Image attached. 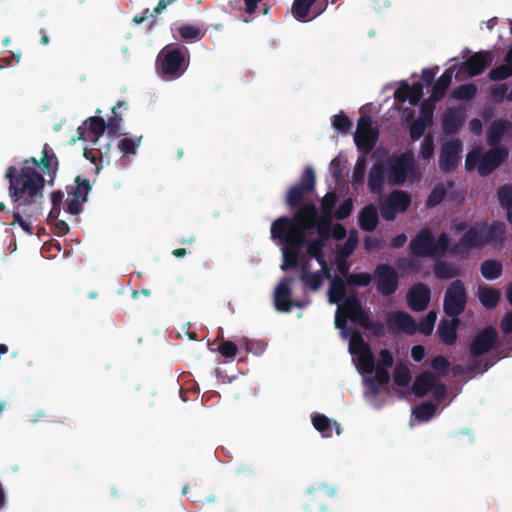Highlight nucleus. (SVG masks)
Here are the masks:
<instances>
[{
	"instance_id": "1",
	"label": "nucleus",
	"mask_w": 512,
	"mask_h": 512,
	"mask_svg": "<svg viewBox=\"0 0 512 512\" xmlns=\"http://www.w3.org/2000/svg\"><path fill=\"white\" fill-rule=\"evenodd\" d=\"M59 168V160L45 143L40 159L30 157L17 168L10 166L5 178L9 180V196L14 203L11 226L18 224L26 233L33 234L32 219H37L42 211L46 182L54 184Z\"/></svg>"
},
{
	"instance_id": "2",
	"label": "nucleus",
	"mask_w": 512,
	"mask_h": 512,
	"mask_svg": "<svg viewBox=\"0 0 512 512\" xmlns=\"http://www.w3.org/2000/svg\"><path fill=\"white\" fill-rule=\"evenodd\" d=\"M189 66V51L185 46L169 44L158 54L156 69L158 74L167 80L181 77Z\"/></svg>"
},
{
	"instance_id": "3",
	"label": "nucleus",
	"mask_w": 512,
	"mask_h": 512,
	"mask_svg": "<svg viewBox=\"0 0 512 512\" xmlns=\"http://www.w3.org/2000/svg\"><path fill=\"white\" fill-rule=\"evenodd\" d=\"M449 244L450 239L445 232L435 239L430 229L423 228L411 239L409 252L412 256L418 258L440 259L445 256Z\"/></svg>"
},
{
	"instance_id": "4",
	"label": "nucleus",
	"mask_w": 512,
	"mask_h": 512,
	"mask_svg": "<svg viewBox=\"0 0 512 512\" xmlns=\"http://www.w3.org/2000/svg\"><path fill=\"white\" fill-rule=\"evenodd\" d=\"M437 314L435 311H429L417 325L415 319L404 311H396L388 314L386 324L388 330L392 333L403 332L407 335H414L417 330L425 336H429L435 326Z\"/></svg>"
},
{
	"instance_id": "5",
	"label": "nucleus",
	"mask_w": 512,
	"mask_h": 512,
	"mask_svg": "<svg viewBox=\"0 0 512 512\" xmlns=\"http://www.w3.org/2000/svg\"><path fill=\"white\" fill-rule=\"evenodd\" d=\"M288 216H281L271 224V238L279 240L283 245L282 250H300L306 245L307 234L289 227Z\"/></svg>"
},
{
	"instance_id": "6",
	"label": "nucleus",
	"mask_w": 512,
	"mask_h": 512,
	"mask_svg": "<svg viewBox=\"0 0 512 512\" xmlns=\"http://www.w3.org/2000/svg\"><path fill=\"white\" fill-rule=\"evenodd\" d=\"M467 305V291L462 280L456 279L447 287L444 300L443 311L448 317H457L461 315Z\"/></svg>"
},
{
	"instance_id": "7",
	"label": "nucleus",
	"mask_w": 512,
	"mask_h": 512,
	"mask_svg": "<svg viewBox=\"0 0 512 512\" xmlns=\"http://www.w3.org/2000/svg\"><path fill=\"white\" fill-rule=\"evenodd\" d=\"M316 175L312 167H306L300 180L295 185L291 186L286 194V204L290 208H297L302 206L307 195L315 190Z\"/></svg>"
},
{
	"instance_id": "8",
	"label": "nucleus",
	"mask_w": 512,
	"mask_h": 512,
	"mask_svg": "<svg viewBox=\"0 0 512 512\" xmlns=\"http://www.w3.org/2000/svg\"><path fill=\"white\" fill-rule=\"evenodd\" d=\"M377 292L382 296L393 295L399 287V275L389 264H378L373 272Z\"/></svg>"
},
{
	"instance_id": "9",
	"label": "nucleus",
	"mask_w": 512,
	"mask_h": 512,
	"mask_svg": "<svg viewBox=\"0 0 512 512\" xmlns=\"http://www.w3.org/2000/svg\"><path fill=\"white\" fill-rule=\"evenodd\" d=\"M379 138V132L372 126V119L369 115H362L357 122V130L354 141L357 148L364 154L370 153L375 147Z\"/></svg>"
},
{
	"instance_id": "10",
	"label": "nucleus",
	"mask_w": 512,
	"mask_h": 512,
	"mask_svg": "<svg viewBox=\"0 0 512 512\" xmlns=\"http://www.w3.org/2000/svg\"><path fill=\"white\" fill-rule=\"evenodd\" d=\"M411 205L410 195L403 190H393L380 205V213L384 220L393 221L397 214L405 212Z\"/></svg>"
},
{
	"instance_id": "11",
	"label": "nucleus",
	"mask_w": 512,
	"mask_h": 512,
	"mask_svg": "<svg viewBox=\"0 0 512 512\" xmlns=\"http://www.w3.org/2000/svg\"><path fill=\"white\" fill-rule=\"evenodd\" d=\"M294 279L291 277H284L280 283L276 286L274 291V306L279 312H290L294 307L304 308L310 300H292V290L289 284Z\"/></svg>"
},
{
	"instance_id": "12",
	"label": "nucleus",
	"mask_w": 512,
	"mask_h": 512,
	"mask_svg": "<svg viewBox=\"0 0 512 512\" xmlns=\"http://www.w3.org/2000/svg\"><path fill=\"white\" fill-rule=\"evenodd\" d=\"M297 208L298 210L293 218L289 217V222L291 223L289 227L307 234L309 230L316 227L321 218L313 202L305 203Z\"/></svg>"
},
{
	"instance_id": "13",
	"label": "nucleus",
	"mask_w": 512,
	"mask_h": 512,
	"mask_svg": "<svg viewBox=\"0 0 512 512\" xmlns=\"http://www.w3.org/2000/svg\"><path fill=\"white\" fill-rule=\"evenodd\" d=\"M75 185L68 190L66 211L72 215H78L83 204L87 201V196L91 191L90 181L88 179L77 176Z\"/></svg>"
},
{
	"instance_id": "14",
	"label": "nucleus",
	"mask_w": 512,
	"mask_h": 512,
	"mask_svg": "<svg viewBox=\"0 0 512 512\" xmlns=\"http://www.w3.org/2000/svg\"><path fill=\"white\" fill-rule=\"evenodd\" d=\"M486 247L484 242L483 227L476 223L471 226L451 248V253L463 255L472 249H482Z\"/></svg>"
},
{
	"instance_id": "15",
	"label": "nucleus",
	"mask_w": 512,
	"mask_h": 512,
	"mask_svg": "<svg viewBox=\"0 0 512 512\" xmlns=\"http://www.w3.org/2000/svg\"><path fill=\"white\" fill-rule=\"evenodd\" d=\"M497 341V330L493 326L485 327L473 338L469 346V352L474 358L481 357L492 350Z\"/></svg>"
},
{
	"instance_id": "16",
	"label": "nucleus",
	"mask_w": 512,
	"mask_h": 512,
	"mask_svg": "<svg viewBox=\"0 0 512 512\" xmlns=\"http://www.w3.org/2000/svg\"><path fill=\"white\" fill-rule=\"evenodd\" d=\"M508 154L506 147H491V149L481 154V160L477 168L478 174L482 177L490 175L507 159Z\"/></svg>"
},
{
	"instance_id": "17",
	"label": "nucleus",
	"mask_w": 512,
	"mask_h": 512,
	"mask_svg": "<svg viewBox=\"0 0 512 512\" xmlns=\"http://www.w3.org/2000/svg\"><path fill=\"white\" fill-rule=\"evenodd\" d=\"M462 143L459 139H451L443 144L439 155V168L442 172L448 173L458 166Z\"/></svg>"
},
{
	"instance_id": "18",
	"label": "nucleus",
	"mask_w": 512,
	"mask_h": 512,
	"mask_svg": "<svg viewBox=\"0 0 512 512\" xmlns=\"http://www.w3.org/2000/svg\"><path fill=\"white\" fill-rule=\"evenodd\" d=\"M406 298L407 304L411 310L421 312L424 311L430 303L431 290L426 284L418 282L409 288Z\"/></svg>"
},
{
	"instance_id": "19",
	"label": "nucleus",
	"mask_w": 512,
	"mask_h": 512,
	"mask_svg": "<svg viewBox=\"0 0 512 512\" xmlns=\"http://www.w3.org/2000/svg\"><path fill=\"white\" fill-rule=\"evenodd\" d=\"M493 59L491 51L482 50L475 52L462 63V68L465 69L469 76H478L492 64Z\"/></svg>"
},
{
	"instance_id": "20",
	"label": "nucleus",
	"mask_w": 512,
	"mask_h": 512,
	"mask_svg": "<svg viewBox=\"0 0 512 512\" xmlns=\"http://www.w3.org/2000/svg\"><path fill=\"white\" fill-rule=\"evenodd\" d=\"M339 308L349 320L361 327L369 317L356 295L346 297Z\"/></svg>"
},
{
	"instance_id": "21",
	"label": "nucleus",
	"mask_w": 512,
	"mask_h": 512,
	"mask_svg": "<svg viewBox=\"0 0 512 512\" xmlns=\"http://www.w3.org/2000/svg\"><path fill=\"white\" fill-rule=\"evenodd\" d=\"M412 167V158L406 154H401L390 164L389 180L396 185H403L407 180V173Z\"/></svg>"
},
{
	"instance_id": "22",
	"label": "nucleus",
	"mask_w": 512,
	"mask_h": 512,
	"mask_svg": "<svg viewBox=\"0 0 512 512\" xmlns=\"http://www.w3.org/2000/svg\"><path fill=\"white\" fill-rule=\"evenodd\" d=\"M465 110L460 107H449L442 117V130L445 135L457 133L464 124Z\"/></svg>"
},
{
	"instance_id": "23",
	"label": "nucleus",
	"mask_w": 512,
	"mask_h": 512,
	"mask_svg": "<svg viewBox=\"0 0 512 512\" xmlns=\"http://www.w3.org/2000/svg\"><path fill=\"white\" fill-rule=\"evenodd\" d=\"M485 246L492 245L499 249L504 245L506 235V225L501 221H493L490 225L481 223Z\"/></svg>"
},
{
	"instance_id": "24",
	"label": "nucleus",
	"mask_w": 512,
	"mask_h": 512,
	"mask_svg": "<svg viewBox=\"0 0 512 512\" xmlns=\"http://www.w3.org/2000/svg\"><path fill=\"white\" fill-rule=\"evenodd\" d=\"M504 136L512 137V121L494 120L487 129V143L490 147L498 146Z\"/></svg>"
},
{
	"instance_id": "25",
	"label": "nucleus",
	"mask_w": 512,
	"mask_h": 512,
	"mask_svg": "<svg viewBox=\"0 0 512 512\" xmlns=\"http://www.w3.org/2000/svg\"><path fill=\"white\" fill-rule=\"evenodd\" d=\"M85 125H88V130L93 136V141H96L98 137L102 136L106 130V122L103 118L98 116L89 117L83 125L77 129L78 138L81 140L90 139V136L86 135L87 128Z\"/></svg>"
},
{
	"instance_id": "26",
	"label": "nucleus",
	"mask_w": 512,
	"mask_h": 512,
	"mask_svg": "<svg viewBox=\"0 0 512 512\" xmlns=\"http://www.w3.org/2000/svg\"><path fill=\"white\" fill-rule=\"evenodd\" d=\"M460 320L457 317H451V320L442 319L438 325L437 333L440 340L446 345H453L457 340V329Z\"/></svg>"
},
{
	"instance_id": "27",
	"label": "nucleus",
	"mask_w": 512,
	"mask_h": 512,
	"mask_svg": "<svg viewBox=\"0 0 512 512\" xmlns=\"http://www.w3.org/2000/svg\"><path fill=\"white\" fill-rule=\"evenodd\" d=\"M379 223V214L374 204L364 206L358 215V225L366 232H372Z\"/></svg>"
},
{
	"instance_id": "28",
	"label": "nucleus",
	"mask_w": 512,
	"mask_h": 512,
	"mask_svg": "<svg viewBox=\"0 0 512 512\" xmlns=\"http://www.w3.org/2000/svg\"><path fill=\"white\" fill-rule=\"evenodd\" d=\"M386 169L383 163L372 165L368 175V188L373 194H380L383 190Z\"/></svg>"
},
{
	"instance_id": "29",
	"label": "nucleus",
	"mask_w": 512,
	"mask_h": 512,
	"mask_svg": "<svg viewBox=\"0 0 512 512\" xmlns=\"http://www.w3.org/2000/svg\"><path fill=\"white\" fill-rule=\"evenodd\" d=\"M477 296L480 303L488 310L497 307L501 293L498 289L490 287L488 285H479Z\"/></svg>"
},
{
	"instance_id": "30",
	"label": "nucleus",
	"mask_w": 512,
	"mask_h": 512,
	"mask_svg": "<svg viewBox=\"0 0 512 512\" xmlns=\"http://www.w3.org/2000/svg\"><path fill=\"white\" fill-rule=\"evenodd\" d=\"M453 69H446L443 74L436 80L432 87L431 100L438 102L445 96L446 91L451 85L453 78Z\"/></svg>"
},
{
	"instance_id": "31",
	"label": "nucleus",
	"mask_w": 512,
	"mask_h": 512,
	"mask_svg": "<svg viewBox=\"0 0 512 512\" xmlns=\"http://www.w3.org/2000/svg\"><path fill=\"white\" fill-rule=\"evenodd\" d=\"M436 382V377L430 372L419 374L412 385V391L417 397H424L431 391Z\"/></svg>"
},
{
	"instance_id": "32",
	"label": "nucleus",
	"mask_w": 512,
	"mask_h": 512,
	"mask_svg": "<svg viewBox=\"0 0 512 512\" xmlns=\"http://www.w3.org/2000/svg\"><path fill=\"white\" fill-rule=\"evenodd\" d=\"M177 32L180 38L188 43L200 41L206 34L205 29L193 24H182L177 28Z\"/></svg>"
},
{
	"instance_id": "33",
	"label": "nucleus",
	"mask_w": 512,
	"mask_h": 512,
	"mask_svg": "<svg viewBox=\"0 0 512 512\" xmlns=\"http://www.w3.org/2000/svg\"><path fill=\"white\" fill-rule=\"evenodd\" d=\"M331 280L329 287V300L331 303H339L346 298V283L339 276H334Z\"/></svg>"
},
{
	"instance_id": "34",
	"label": "nucleus",
	"mask_w": 512,
	"mask_h": 512,
	"mask_svg": "<svg viewBox=\"0 0 512 512\" xmlns=\"http://www.w3.org/2000/svg\"><path fill=\"white\" fill-rule=\"evenodd\" d=\"M501 207L506 210L507 221L512 225V185L505 184L497 191Z\"/></svg>"
},
{
	"instance_id": "35",
	"label": "nucleus",
	"mask_w": 512,
	"mask_h": 512,
	"mask_svg": "<svg viewBox=\"0 0 512 512\" xmlns=\"http://www.w3.org/2000/svg\"><path fill=\"white\" fill-rule=\"evenodd\" d=\"M480 272L485 279L495 280L502 275L503 265L498 260H485L481 263Z\"/></svg>"
},
{
	"instance_id": "36",
	"label": "nucleus",
	"mask_w": 512,
	"mask_h": 512,
	"mask_svg": "<svg viewBox=\"0 0 512 512\" xmlns=\"http://www.w3.org/2000/svg\"><path fill=\"white\" fill-rule=\"evenodd\" d=\"M370 346L366 343L358 331H354L349 341V351L351 354L360 356L370 351Z\"/></svg>"
},
{
	"instance_id": "37",
	"label": "nucleus",
	"mask_w": 512,
	"mask_h": 512,
	"mask_svg": "<svg viewBox=\"0 0 512 512\" xmlns=\"http://www.w3.org/2000/svg\"><path fill=\"white\" fill-rule=\"evenodd\" d=\"M434 274L438 279H452L460 275V270L450 263L440 262L435 265Z\"/></svg>"
},
{
	"instance_id": "38",
	"label": "nucleus",
	"mask_w": 512,
	"mask_h": 512,
	"mask_svg": "<svg viewBox=\"0 0 512 512\" xmlns=\"http://www.w3.org/2000/svg\"><path fill=\"white\" fill-rule=\"evenodd\" d=\"M477 94V86L473 83L462 84L456 87L452 93L451 97L458 100H472L475 98Z\"/></svg>"
},
{
	"instance_id": "39",
	"label": "nucleus",
	"mask_w": 512,
	"mask_h": 512,
	"mask_svg": "<svg viewBox=\"0 0 512 512\" xmlns=\"http://www.w3.org/2000/svg\"><path fill=\"white\" fill-rule=\"evenodd\" d=\"M314 428L319 431L323 437L332 436V420L323 414H315L312 418Z\"/></svg>"
},
{
	"instance_id": "40",
	"label": "nucleus",
	"mask_w": 512,
	"mask_h": 512,
	"mask_svg": "<svg viewBox=\"0 0 512 512\" xmlns=\"http://www.w3.org/2000/svg\"><path fill=\"white\" fill-rule=\"evenodd\" d=\"M317 0H294L292 13L297 20H305L309 14L310 8Z\"/></svg>"
},
{
	"instance_id": "41",
	"label": "nucleus",
	"mask_w": 512,
	"mask_h": 512,
	"mask_svg": "<svg viewBox=\"0 0 512 512\" xmlns=\"http://www.w3.org/2000/svg\"><path fill=\"white\" fill-rule=\"evenodd\" d=\"M300 281L303 285L313 292H317L323 285L324 279L317 272L304 273L299 275Z\"/></svg>"
},
{
	"instance_id": "42",
	"label": "nucleus",
	"mask_w": 512,
	"mask_h": 512,
	"mask_svg": "<svg viewBox=\"0 0 512 512\" xmlns=\"http://www.w3.org/2000/svg\"><path fill=\"white\" fill-rule=\"evenodd\" d=\"M447 194V188L443 183H438L435 185V187L432 189L430 194L428 195V198L426 200V206L428 208H433L437 205H439L445 198Z\"/></svg>"
},
{
	"instance_id": "43",
	"label": "nucleus",
	"mask_w": 512,
	"mask_h": 512,
	"mask_svg": "<svg viewBox=\"0 0 512 512\" xmlns=\"http://www.w3.org/2000/svg\"><path fill=\"white\" fill-rule=\"evenodd\" d=\"M338 201V195L335 192H328L322 198L321 209L325 214L324 218H327V225L331 223L332 210Z\"/></svg>"
},
{
	"instance_id": "44",
	"label": "nucleus",
	"mask_w": 512,
	"mask_h": 512,
	"mask_svg": "<svg viewBox=\"0 0 512 512\" xmlns=\"http://www.w3.org/2000/svg\"><path fill=\"white\" fill-rule=\"evenodd\" d=\"M436 412V406L432 402H423L413 409V414L420 421L430 420Z\"/></svg>"
},
{
	"instance_id": "45",
	"label": "nucleus",
	"mask_w": 512,
	"mask_h": 512,
	"mask_svg": "<svg viewBox=\"0 0 512 512\" xmlns=\"http://www.w3.org/2000/svg\"><path fill=\"white\" fill-rule=\"evenodd\" d=\"M306 253L310 258L315 260H320V258L324 257V247L323 238H316L310 242L306 240Z\"/></svg>"
},
{
	"instance_id": "46",
	"label": "nucleus",
	"mask_w": 512,
	"mask_h": 512,
	"mask_svg": "<svg viewBox=\"0 0 512 512\" xmlns=\"http://www.w3.org/2000/svg\"><path fill=\"white\" fill-rule=\"evenodd\" d=\"M394 382L399 387H406L411 381V374L407 366L398 364L393 373Z\"/></svg>"
},
{
	"instance_id": "47",
	"label": "nucleus",
	"mask_w": 512,
	"mask_h": 512,
	"mask_svg": "<svg viewBox=\"0 0 512 512\" xmlns=\"http://www.w3.org/2000/svg\"><path fill=\"white\" fill-rule=\"evenodd\" d=\"M141 141H142V136H140L136 139L123 138L119 141L118 148L124 156L134 155V154H136V150L140 146Z\"/></svg>"
},
{
	"instance_id": "48",
	"label": "nucleus",
	"mask_w": 512,
	"mask_h": 512,
	"mask_svg": "<svg viewBox=\"0 0 512 512\" xmlns=\"http://www.w3.org/2000/svg\"><path fill=\"white\" fill-rule=\"evenodd\" d=\"M283 264L282 270L295 269L300 264V253L295 250H282Z\"/></svg>"
},
{
	"instance_id": "49",
	"label": "nucleus",
	"mask_w": 512,
	"mask_h": 512,
	"mask_svg": "<svg viewBox=\"0 0 512 512\" xmlns=\"http://www.w3.org/2000/svg\"><path fill=\"white\" fill-rule=\"evenodd\" d=\"M488 77L492 81H502L512 77V67L501 64L489 71Z\"/></svg>"
},
{
	"instance_id": "50",
	"label": "nucleus",
	"mask_w": 512,
	"mask_h": 512,
	"mask_svg": "<svg viewBox=\"0 0 512 512\" xmlns=\"http://www.w3.org/2000/svg\"><path fill=\"white\" fill-rule=\"evenodd\" d=\"M366 172V154L363 153L362 156H359L357 162L355 164L352 181L354 184L361 185L364 182Z\"/></svg>"
},
{
	"instance_id": "51",
	"label": "nucleus",
	"mask_w": 512,
	"mask_h": 512,
	"mask_svg": "<svg viewBox=\"0 0 512 512\" xmlns=\"http://www.w3.org/2000/svg\"><path fill=\"white\" fill-rule=\"evenodd\" d=\"M125 105V102L119 101L116 106L112 108L113 116L109 118L108 122L106 123V128L108 129V133L110 135H117L120 128V122L122 121V118L117 115L116 110L117 108H120L121 106Z\"/></svg>"
},
{
	"instance_id": "52",
	"label": "nucleus",
	"mask_w": 512,
	"mask_h": 512,
	"mask_svg": "<svg viewBox=\"0 0 512 512\" xmlns=\"http://www.w3.org/2000/svg\"><path fill=\"white\" fill-rule=\"evenodd\" d=\"M372 281V276L369 273H352L347 276V284L351 286L366 287Z\"/></svg>"
},
{
	"instance_id": "53",
	"label": "nucleus",
	"mask_w": 512,
	"mask_h": 512,
	"mask_svg": "<svg viewBox=\"0 0 512 512\" xmlns=\"http://www.w3.org/2000/svg\"><path fill=\"white\" fill-rule=\"evenodd\" d=\"M406 91L409 94L410 104L416 105L423 96V84L420 82H414L412 85L406 83Z\"/></svg>"
},
{
	"instance_id": "54",
	"label": "nucleus",
	"mask_w": 512,
	"mask_h": 512,
	"mask_svg": "<svg viewBox=\"0 0 512 512\" xmlns=\"http://www.w3.org/2000/svg\"><path fill=\"white\" fill-rule=\"evenodd\" d=\"M428 125L430 124L423 121V119L417 118L409 127L410 138L413 141L420 139L424 135Z\"/></svg>"
},
{
	"instance_id": "55",
	"label": "nucleus",
	"mask_w": 512,
	"mask_h": 512,
	"mask_svg": "<svg viewBox=\"0 0 512 512\" xmlns=\"http://www.w3.org/2000/svg\"><path fill=\"white\" fill-rule=\"evenodd\" d=\"M436 103L437 102L431 100V96L429 99L425 100L420 107V116L418 118L423 119V121L431 124Z\"/></svg>"
},
{
	"instance_id": "56",
	"label": "nucleus",
	"mask_w": 512,
	"mask_h": 512,
	"mask_svg": "<svg viewBox=\"0 0 512 512\" xmlns=\"http://www.w3.org/2000/svg\"><path fill=\"white\" fill-rule=\"evenodd\" d=\"M362 328L370 330L372 335L377 338H381L385 335V325L380 321H372L370 317L365 321Z\"/></svg>"
},
{
	"instance_id": "57",
	"label": "nucleus",
	"mask_w": 512,
	"mask_h": 512,
	"mask_svg": "<svg viewBox=\"0 0 512 512\" xmlns=\"http://www.w3.org/2000/svg\"><path fill=\"white\" fill-rule=\"evenodd\" d=\"M332 125L335 129L346 133L352 128V121L347 115L340 113L333 117Z\"/></svg>"
},
{
	"instance_id": "58",
	"label": "nucleus",
	"mask_w": 512,
	"mask_h": 512,
	"mask_svg": "<svg viewBox=\"0 0 512 512\" xmlns=\"http://www.w3.org/2000/svg\"><path fill=\"white\" fill-rule=\"evenodd\" d=\"M218 351L223 357L227 359H234L237 354L238 348L233 341L224 340L219 345Z\"/></svg>"
},
{
	"instance_id": "59",
	"label": "nucleus",
	"mask_w": 512,
	"mask_h": 512,
	"mask_svg": "<svg viewBox=\"0 0 512 512\" xmlns=\"http://www.w3.org/2000/svg\"><path fill=\"white\" fill-rule=\"evenodd\" d=\"M353 210L352 198L345 199L336 209L334 216L337 220H345L348 218Z\"/></svg>"
},
{
	"instance_id": "60",
	"label": "nucleus",
	"mask_w": 512,
	"mask_h": 512,
	"mask_svg": "<svg viewBox=\"0 0 512 512\" xmlns=\"http://www.w3.org/2000/svg\"><path fill=\"white\" fill-rule=\"evenodd\" d=\"M358 358L360 366L364 372L370 374L375 370V359L371 350L358 356Z\"/></svg>"
},
{
	"instance_id": "61",
	"label": "nucleus",
	"mask_w": 512,
	"mask_h": 512,
	"mask_svg": "<svg viewBox=\"0 0 512 512\" xmlns=\"http://www.w3.org/2000/svg\"><path fill=\"white\" fill-rule=\"evenodd\" d=\"M431 367L439 372L441 375H447L450 367V362L444 356H436L431 362Z\"/></svg>"
},
{
	"instance_id": "62",
	"label": "nucleus",
	"mask_w": 512,
	"mask_h": 512,
	"mask_svg": "<svg viewBox=\"0 0 512 512\" xmlns=\"http://www.w3.org/2000/svg\"><path fill=\"white\" fill-rule=\"evenodd\" d=\"M434 153V141L431 135H427L421 143L420 155L423 159H430Z\"/></svg>"
},
{
	"instance_id": "63",
	"label": "nucleus",
	"mask_w": 512,
	"mask_h": 512,
	"mask_svg": "<svg viewBox=\"0 0 512 512\" xmlns=\"http://www.w3.org/2000/svg\"><path fill=\"white\" fill-rule=\"evenodd\" d=\"M371 379H373V382H376L381 386L386 385L390 382L389 371L381 365H377L375 368V375Z\"/></svg>"
},
{
	"instance_id": "64",
	"label": "nucleus",
	"mask_w": 512,
	"mask_h": 512,
	"mask_svg": "<svg viewBox=\"0 0 512 512\" xmlns=\"http://www.w3.org/2000/svg\"><path fill=\"white\" fill-rule=\"evenodd\" d=\"M507 90L508 87L506 84H499L494 86L491 89V96L493 100L497 103L502 102L505 98H507Z\"/></svg>"
}]
</instances>
